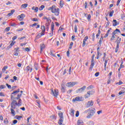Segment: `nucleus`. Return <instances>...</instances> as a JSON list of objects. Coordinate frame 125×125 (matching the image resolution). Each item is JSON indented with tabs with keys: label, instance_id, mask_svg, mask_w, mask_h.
I'll use <instances>...</instances> for the list:
<instances>
[{
	"label": "nucleus",
	"instance_id": "f257e3e1",
	"mask_svg": "<svg viewBox=\"0 0 125 125\" xmlns=\"http://www.w3.org/2000/svg\"><path fill=\"white\" fill-rule=\"evenodd\" d=\"M48 10H51V12L54 13L55 15H56V16L59 15V8H56L55 5H53L52 7H49Z\"/></svg>",
	"mask_w": 125,
	"mask_h": 125
},
{
	"label": "nucleus",
	"instance_id": "f03ea898",
	"mask_svg": "<svg viewBox=\"0 0 125 125\" xmlns=\"http://www.w3.org/2000/svg\"><path fill=\"white\" fill-rule=\"evenodd\" d=\"M89 110L90 113H88L86 116L87 119H90V118H92V116L94 115V114H95V108H92L91 109L89 108Z\"/></svg>",
	"mask_w": 125,
	"mask_h": 125
},
{
	"label": "nucleus",
	"instance_id": "7ed1b4c3",
	"mask_svg": "<svg viewBox=\"0 0 125 125\" xmlns=\"http://www.w3.org/2000/svg\"><path fill=\"white\" fill-rule=\"evenodd\" d=\"M60 119L59 120L58 124L60 125H65L62 124L63 121L64 120V116H63V113L62 112H60L58 114Z\"/></svg>",
	"mask_w": 125,
	"mask_h": 125
},
{
	"label": "nucleus",
	"instance_id": "20e7f679",
	"mask_svg": "<svg viewBox=\"0 0 125 125\" xmlns=\"http://www.w3.org/2000/svg\"><path fill=\"white\" fill-rule=\"evenodd\" d=\"M51 93L55 97L58 96V90L57 89H54L53 90V89H51Z\"/></svg>",
	"mask_w": 125,
	"mask_h": 125
},
{
	"label": "nucleus",
	"instance_id": "39448f33",
	"mask_svg": "<svg viewBox=\"0 0 125 125\" xmlns=\"http://www.w3.org/2000/svg\"><path fill=\"white\" fill-rule=\"evenodd\" d=\"M93 104H94L93 101H89L85 104V106L86 108H90L93 106Z\"/></svg>",
	"mask_w": 125,
	"mask_h": 125
},
{
	"label": "nucleus",
	"instance_id": "423d86ee",
	"mask_svg": "<svg viewBox=\"0 0 125 125\" xmlns=\"http://www.w3.org/2000/svg\"><path fill=\"white\" fill-rule=\"evenodd\" d=\"M78 83V82H68L66 83V86L68 87H73L74 85H76Z\"/></svg>",
	"mask_w": 125,
	"mask_h": 125
},
{
	"label": "nucleus",
	"instance_id": "0eeeda50",
	"mask_svg": "<svg viewBox=\"0 0 125 125\" xmlns=\"http://www.w3.org/2000/svg\"><path fill=\"white\" fill-rule=\"evenodd\" d=\"M86 88V86H83L82 87L77 89L76 90V93H82V92H83L84 91V90Z\"/></svg>",
	"mask_w": 125,
	"mask_h": 125
},
{
	"label": "nucleus",
	"instance_id": "6e6552de",
	"mask_svg": "<svg viewBox=\"0 0 125 125\" xmlns=\"http://www.w3.org/2000/svg\"><path fill=\"white\" fill-rule=\"evenodd\" d=\"M16 106H18L17 102L16 101H13L11 104V108H12V109H15V107H16Z\"/></svg>",
	"mask_w": 125,
	"mask_h": 125
},
{
	"label": "nucleus",
	"instance_id": "1a4fd4ad",
	"mask_svg": "<svg viewBox=\"0 0 125 125\" xmlns=\"http://www.w3.org/2000/svg\"><path fill=\"white\" fill-rule=\"evenodd\" d=\"M74 102L76 101H83V97L78 96L72 100Z\"/></svg>",
	"mask_w": 125,
	"mask_h": 125
},
{
	"label": "nucleus",
	"instance_id": "9d476101",
	"mask_svg": "<svg viewBox=\"0 0 125 125\" xmlns=\"http://www.w3.org/2000/svg\"><path fill=\"white\" fill-rule=\"evenodd\" d=\"M17 18L20 21H22L24 18H25V15L24 14H21L17 17Z\"/></svg>",
	"mask_w": 125,
	"mask_h": 125
},
{
	"label": "nucleus",
	"instance_id": "9b49d317",
	"mask_svg": "<svg viewBox=\"0 0 125 125\" xmlns=\"http://www.w3.org/2000/svg\"><path fill=\"white\" fill-rule=\"evenodd\" d=\"M19 92H20V89H18L16 91H14L13 93H12V95H11V99H12V98H13L14 96H15L16 94H17Z\"/></svg>",
	"mask_w": 125,
	"mask_h": 125
},
{
	"label": "nucleus",
	"instance_id": "f8f14e48",
	"mask_svg": "<svg viewBox=\"0 0 125 125\" xmlns=\"http://www.w3.org/2000/svg\"><path fill=\"white\" fill-rule=\"evenodd\" d=\"M51 30L52 33H50V37H52L53 36V30H54V24L53 22L51 24Z\"/></svg>",
	"mask_w": 125,
	"mask_h": 125
},
{
	"label": "nucleus",
	"instance_id": "ddd939ff",
	"mask_svg": "<svg viewBox=\"0 0 125 125\" xmlns=\"http://www.w3.org/2000/svg\"><path fill=\"white\" fill-rule=\"evenodd\" d=\"M26 71L27 72L30 71V73H32V71H33V68L30 66H27L26 67Z\"/></svg>",
	"mask_w": 125,
	"mask_h": 125
},
{
	"label": "nucleus",
	"instance_id": "4468645a",
	"mask_svg": "<svg viewBox=\"0 0 125 125\" xmlns=\"http://www.w3.org/2000/svg\"><path fill=\"white\" fill-rule=\"evenodd\" d=\"M77 125H83V121L81 120H79L77 121Z\"/></svg>",
	"mask_w": 125,
	"mask_h": 125
},
{
	"label": "nucleus",
	"instance_id": "2eb2a0df",
	"mask_svg": "<svg viewBox=\"0 0 125 125\" xmlns=\"http://www.w3.org/2000/svg\"><path fill=\"white\" fill-rule=\"evenodd\" d=\"M40 47H41V53H42V52L44 48H45V46L43 44H41L40 45Z\"/></svg>",
	"mask_w": 125,
	"mask_h": 125
},
{
	"label": "nucleus",
	"instance_id": "dca6fc26",
	"mask_svg": "<svg viewBox=\"0 0 125 125\" xmlns=\"http://www.w3.org/2000/svg\"><path fill=\"white\" fill-rule=\"evenodd\" d=\"M94 66V60H91L90 69H93Z\"/></svg>",
	"mask_w": 125,
	"mask_h": 125
},
{
	"label": "nucleus",
	"instance_id": "f3484780",
	"mask_svg": "<svg viewBox=\"0 0 125 125\" xmlns=\"http://www.w3.org/2000/svg\"><path fill=\"white\" fill-rule=\"evenodd\" d=\"M14 43H15V42H12L10 45L7 47V48H11L13 45H14Z\"/></svg>",
	"mask_w": 125,
	"mask_h": 125
},
{
	"label": "nucleus",
	"instance_id": "a211bd4d",
	"mask_svg": "<svg viewBox=\"0 0 125 125\" xmlns=\"http://www.w3.org/2000/svg\"><path fill=\"white\" fill-rule=\"evenodd\" d=\"M117 20H113V26L114 27H116V26H117Z\"/></svg>",
	"mask_w": 125,
	"mask_h": 125
},
{
	"label": "nucleus",
	"instance_id": "6ab92c4d",
	"mask_svg": "<svg viewBox=\"0 0 125 125\" xmlns=\"http://www.w3.org/2000/svg\"><path fill=\"white\" fill-rule=\"evenodd\" d=\"M27 7H28V4L27 3L23 4L21 5V8H26Z\"/></svg>",
	"mask_w": 125,
	"mask_h": 125
},
{
	"label": "nucleus",
	"instance_id": "aec40b11",
	"mask_svg": "<svg viewBox=\"0 0 125 125\" xmlns=\"http://www.w3.org/2000/svg\"><path fill=\"white\" fill-rule=\"evenodd\" d=\"M61 90H62V92H63V93L65 92V87H64V84H62Z\"/></svg>",
	"mask_w": 125,
	"mask_h": 125
},
{
	"label": "nucleus",
	"instance_id": "412c9836",
	"mask_svg": "<svg viewBox=\"0 0 125 125\" xmlns=\"http://www.w3.org/2000/svg\"><path fill=\"white\" fill-rule=\"evenodd\" d=\"M50 54L53 57H56V56L55 55V54H54V52H53V51L52 50H50Z\"/></svg>",
	"mask_w": 125,
	"mask_h": 125
},
{
	"label": "nucleus",
	"instance_id": "4be33fe9",
	"mask_svg": "<svg viewBox=\"0 0 125 125\" xmlns=\"http://www.w3.org/2000/svg\"><path fill=\"white\" fill-rule=\"evenodd\" d=\"M11 114H12L13 116H15V110L13 108H11Z\"/></svg>",
	"mask_w": 125,
	"mask_h": 125
},
{
	"label": "nucleus",
	"instance_id": "5701e85b",
	"mask_svg": "<svg viewBox=\"0 0 125 125\" xmlns=\"http://www.w3.org/2000/svg\"><path fill=\"white\" fill-rule=\"evenodd\" d=\"M118 32H120V30H119V29H116L113 33H112V35H116V34L118 33Z\"/></svg>",
	"mask_w": 125,
	"mask_h": 125
},
{
	"label": "nucleus",
	"instance_id": "b1692460",
	"mask_svg": "<svg viewBox=\"0 0 125 125\" xmlns=\"http://www.w3.org/2000/svg\"><path fill=\"white\" fill-rule=\"evenodd\" d=\"M41 29L43 33H45V27H44V25H42L41 26Z\"/></svg>",
	"mask_w": 125,
	"mask_h": 125
},
{
	"label": "nucleus",
	"instance_id": "393cba45",
	"mask_svg": "<svg viewBox=\"0 0 125 125\" xmlns=\"http://www.w3.org/2000/svg\"><path fill=\"white\" fill-rule=\"evenodd\" d=\"M97 57H96V59H98L100 56L102 55V54H100V52L97 53Z\"/></svg>",
	"mask_w": 125,
	"mask_h": 125
},
{
	"label": "nucleus",
	"instance_id": "a878e982",
	"mask_svg": "<svg viewBox=\"0 0 125 125\" xmlns=\"http://www.w3.org/2000/svg\"><path fill=\"white\" fill-rule=\"evenodd\" d=\"M16 118L17 120H19L20 121V120H21V119H22V117L21 116H16Z\"/></svg>",
	"mask_w": 125,
	"mask_h": 125
},
{
	"label": "nucleus",
	"instance_id": "bb28decb",
	"mask_svg": "<svg viewBox=\"0 0 125 125\" xmlns=\"http://www.w3.org/2000/svg\"><path fill=\"white\" fill-rule=\"evenodd\" d=\"M120 45H117L116 48H115V52L117 53L118 52V51H119V47Z\"/></svg>",
	"mask_w": 125,
	"mask_h": 125
},
{
	"label": "nucleus",
	"instance_id": "cd10ccee",
	"mask_svg": "<svg viewBox=\"0 0 125 125\" xmlns=\"http://www.w3.org/2000/svg\"><path fill=\"white\" fill-rule=\"evenodd\" d=\"M74 31L75 33H78V27L77 26V25H75L74 26Z\"/></svg>",
	"mask_w": 125,
	"mask_h": 125
},
{
	"label": "nucleus",
	"instance_id": "c85d7f7f",
	"mask_svg": "<svg viewBox=\"0 0 125 125\" xmlns=\"http://www.w3.org/2000/svg\"><path fill=\"white\" fill-rule=\"evenodd\" d=\"M93 88V86L92 85H91L87 87V89L88 90H89V89H92Z\"/></svg>",
	"mask_w": 125,
	"mask_h": 125
},
{
	"label": "nucleus",
	"instance_id": "c756f323",
	"mask_svg": "<svg viewBox=\"0 0 125 125\" xmlns=\"http://www.w3.org/2000/svg\"><path fill=\"white\" fill-rule=\"evenodd\" d=\"M21 102H22V100H21V99H20L19 101V103L18 104V106H21Z\"/></svg>",
	"mask_w": 125,
	"mask_h": 125
},
{
	"label": "nucleus",
	"instance_id": "7c9ffc66",
	"mask_svg": "<svg viewBox=\"0 0 125 125\" xmlns=\"http://www.w3.org/2000/svg\"><path fill=\"white\" fill-rule=\"evenodd\" d=\"M121 41H122V39L119 38L117 42V45H120V43Z\"/></svg>",
	"mask_w": 125,
	"mask_h": 125
},
{
	"label": "nucleus",
	"instance_id": "2f4dec72",
	"mask_svg": "<svg viewBox=\"0 0 125 125\" xmlns=\"http://www.w3.org/2000/svg\"><path fill=\"white\" fill-rule=\"evenodd\" d=\"M102 41H103V37H101L100 40L99 42V44H101V43L102 42Z\"/></svg>",
	"mask_w": 125,
	"mask_h": 125
},
{
	"label": "nucleus",
	"instance_id": "473e14b6",
	"mask_svg": "<svg viewBox=\"0 0 125 125\" xmlns=\"http://www.w3.org/2000/svg\"><path fill=\"white\" fill-rule=\"evenodd\" d=\"M43 8H44V5H41V7L39 8V10H42V9H43Z\"/></svg>",
	"mask_w": 125,
	"mask_h": 125
},
{
	"label": "nucleus",
	"instance_id": "72a5a7b5",
	"mask_svg": "<svg viewBox=\"0 0 125 125\" xmlns=\"http://www.w3.org/2000/svg\"><path fill=\"white\" fill-rule=\"evenodd\" d=\"M21 96H22V94L17 95L16 99H19V98H20V97H21Z\"/></svg>",
	"mask_w": 125,
	"mask_h": 125
},
{
	"label": "nucleus",
	"instance_id": "f704fd0d",
	"mask_svg": "<svg viewBox=\"0 0 125 125\" xmlns=\"http://www.w3.org/2000/svg\"><path fill=\"white\" fill-rule=\"evenodd\" d=\"M7 66H4L2 69L3 72H5V70H6V69H7Z\"/></svg>",
	"mask_w": 125,
	"mask_h": 125
},
{
	"label": "nucleus",
	"instance_id": "c9c22d12",
	"mask_svg": "<svg viewBox=\"0 0 125 125\" xmlns=\"http://www.w3.org/2000/svg\"><path fill=\"white\" fill-rule=\"evenodd\" d=\"M90 18H91V15H90V14H89L88 15L87 18V19L88 20V21H90Z\"/></svg>",
	"mask_w": 125,
	"mask_h": 125
},
{
	"label": "nucleus",
	"instance_id": "e433bc0d",
	"mask_svg": "<svg viewBox=\"0 0 125 125\" xmlns=\"http://www.w3.org/2000/svg\"><path fill=\"white\" fill-rule=\"evenodd\" d=\"M115 35L112 34L111 38L110 39L111 41H114V40H115Z\"/></svg>",
	"mask_w": 125,
	"mask_h": 125
},
{
	"label": "nucleus",
	"instance_id": "4c0bfd02",
	"mask_svg": "<svg viewBox=\"0 0 125 125\" xmlns=\"http://www.w3.org/2000/svg\"><path fill=\"white\" fill-rule=\"evenodd\" d=\"M86 42V39H84L83 40V46H84L85 45V42Z\"/></svg>",
	"mask_w": 125,
	"mask_h": 125
},
{
	"label": "nucleus",
	"instance_id": "58836bf2",
	"mask_svg": "<svg viewBox=\"0 0 125 125\" xmlns=\"http://www.w3.org/2000/svg\"><path fill=\"white\" fill-rule=\"evenodd\" d=\"M87 93L88 94V95H92V91H87Z\"/></svg>",
	"mask_w": 125,
	"mask_h": 125
},
{
	"label": "nucleus",
	"instance_id": "ea45409f",
	"mask_svg": "<svg viewBox=\"0 0 125 125\" xmlns=\"http://www.w3.org/2000/svg\"><path fill=\"white\" fill-rule=\"evenodd\" d=\"M42 36V34L39 33L38 34L37 38V39H40V38H41Z\"/></svg>",
	"mask_w": 125,
	"mask_h": 125
},
{
	"label": "nucleus",
	"instance_id": "a19ab883",
	"mask_svg": "<svg viewBox=\"0 0 125 125\" xmlns=\"http://www.w3.org/2000/svg\"><path fill=\"white\" fill-rule=\"evenodd\" d=\"M0 88L1 89H3V88H5V85H0Z\"/></svg>",
	"mask_w": 125,
	"mask_h": 125
},
{
	"label": "nucleus",
	"instance_id": "79ce46f5",
	"mask_svg": "<svg viewBox=\"0 0 125 125\" xmlns=\"http://www.w3.org/2000/svg\"><path fill=\"white\" fill-rule=\"evenodd\" d=\"M71 113L72 114V115H74V114H75V110L71 109Z\"/></svg>",
	"mask_w": 125,
	"mask_h": 125
},
{
	"label": "nucleus",
	"instance_id": "37998d69",
	"mask_svg": "<svg viewBox=\"0 0 125 125\" xmlns=\"http://www.w3.org/2000/svg\"><path fill=\"white\" fill-rule=\"evenodd\" d=\"M125 93V91H121L119 92V95H122V94H124Z\"/></svg>",
	"mask_w": 125,
	"mask_h": 125
},
{
	"label": "nucleus",
	"instance_id": "c03bdc74",
	"mask_svg": "<svg viewBox=\"0 0 125 125\" xmlns=\"http://www.w3.org/2000/svg\"><path fill=\"white\" fill-rule=\"evenodd\" d=\"M50 18H48V19L46 20V22H47L48 25L49 24V22H50Z\"/></svg>",
	"mask_w": 125,
	"mask_h": 125
},
{
	"label": "nucleus",
	"instance_id": "a18cd8bd",
	"mask_svg": "<svg viewBox=\"0 0 125 125\" xmlns=\"http://www.w3.org/2000/svg\"><path fill=\"white\" fill-rule=\"evenodd\" d=\"M4 124H8V120H7V118H6L4 120Z\"/></svg>",
	"mask_w": 125,
	"mask_h": 125
},
{
	"label": "nucleus",
	"instance_id": "49530a36",
	"mask_svg": "<svg viewBox=\"0 0 125 125\" xmlns=\"http://www.w3.org/2000/svg\"><path fill=\"white\" fill-rule=\"evenodd\" d=\"M84 7L85 8V9H86V8H87V2L85 1L84 3Z\"/></svg>",
	"mask_w": 125,
	"mask_h": 125
},
{
	"label": "nucleus",
	"instance_id": "de8ad7c7",
	"mask_svg": "<svg viewBox=\"0 0 125 125\" xmlns=\"http://www.w3.org/2000/svg\"><path fill=\"white\" fill-rule=\"evenodd\" d=\"M9 30H10V27H7V28H5L6 32H9Z\"/></svg>",
	"mask_w": 125,
	"mask_h": 125
},
{
	"label": "nucleus",
	"instance_id": "09e8293b",
	"mask_svg": "<svg viewBox=\"0 0 125 125\" xmlns=\"http://www.w3.org/2000/svg\"><path fill=\"white\" fill-rule=\"evenodd\" d=\"M63 2H62V1H60V6H61V7H63Z\"/></svg>",
	"mask_w": 125,
	"mask_h": 125
},
{
	"label": "nucleus",
	"instance_id": "8fccbe9b",
	"mask_svg": "<svg viewBox=\"0 0 125 125\" xmlns=\"http://www.w3.org/2000/svg\"><path fill=\"white\" fill-rule=\"evenodd\" d=\"M109 33L108 31H107L106 34L105 35V36H104V38H107V37H108V36H109Z\"/></svg>",
	"mask_w": 125,
	"mask_h": 125
},
{
	"label": "nucleus",
	"instance_id": "3c124183",
	"mask_svg": "<svg viewBox=\"0 0 125 125\" xmlns=\"http://www.w3.org/2000/svg\"><path fill=\"white\" fill-rule=\"evenodd\" d=\"M67 56L69 57L70 56V51L68 50L66 52Z\"/></svg>",
	"mask_w": 125,
	"mask_h": 125
},
{
	"label": "nucleus",
	"instance_id": "603ef678",
	"mask_svg": "<svg viewBox=\"0 0 125 125\" xmlns=\"http://www.w3.org/2000/svg\"><path fill=\"white\" fill-rule=\"evenodd\" d=\"M79 115H80V112H79V111H77L76 112L75 116L76 117H79Z\"/></svg>",
	"mask_w": 125,
	"mask_h": 125
},
{
	"label": "nucleus",
	"instance_id": "864d4df0",
	"mask_svg": "<svg viewBox=\"0 0 125 125\" xmlns=\"http://www.w3.org/2000/svg\"><path fill=\"white\" fill-rule=\"evenodd\" d=\"M75 35H73L72 36V37H71V39H72V41H75L76 40V39H75Z\"/></svg>",
	"mask_w": 125,
	"mask_h": 125
},
{
	"label": "nucleus",
	"instance_id": "5fc2aeb1",
	"mask_svg": "<svg viewBox=\"0 0 125 125\" xmlns=\"http://www.w3.org/2000/svg\"><path fill=\"white\" fill-rule=\"evenodd\" d=\"M72 71V67H70L69 69V74L71 75V71Z\"/></svg>",
	"mask_w": 125,
	"mask_h": 125
},
{
	"label": "nucleus",
	"instance_id": "6e6d98bb",
	"mask_svg": "<svg viewBox=\"0 0 125 125\" xmlns=\"http://www.w3.org/2000/svg\"><path fill=\"white\" fill-rule=\"evenodd\" d=\"M122 0H118L117 2V4L116 5H117V6L119 5V4H120V2H121V1Z\"/></svg>",
	"mask_w": 125,
	"mask_h": 125
},
{
	"label": "nucleus",
	"instance_id": "4d7b16f0",
	"mask_svg": "<svg viewBox=\"0 0 125 125\" xmlns=\"http://www.w3.org/2000/svg\"><path fill=\"white\" fill-rule=\"evenodd\" d=\"M25 49V51H27V52H29V51H30V48L28 47H26Z\"/></svg>",
	"mask_w": 125,
	"mask_h": 125
},
{
	"label": "nucleus",
	"instance_id": "13d9d810",
	"mask_svg": "<svg viewBox=\"0 0 125 125\" xmlns=\"http://www.w3.org/2000/svg\"><path fill=\"white\" fill-rule=\"evenodd\" d=\"M17 122H18L17 120H15L13 121V125H15V124H17Z\"/></svg>",
	"mask_w": 125,
	"mask_h": 125
},
{
	"label": "nucleus",
	"instance_id": "bf43d9fd",
	"mask_svg": "<svg viewBox=\"0 0 125 125\" xmlns=\"http://www.w3.org/2000/svg\"><path fill=\"white\" fill-rule=\"evenodd\" d=\"M101 113H102V110L97 111L98 115H100V114H101Z\"/></svg>",
	"mask_w": 125,
	"mask_h": 125
},
{
	"label": "nucleus",
	"instance_id": "052dcab7",
	"mask_svg": "<svg viewBox=\"0 0 125 125\" xmlns=\"http://www.w3.org/2000/svg\"><path fill=\"white\" fill-rule=\"evenodd\" d=\"M34 10L35 12H38V10H39V8L38 7H35V8L34 9Z\"/></svg>",
	"mask_w": 125,
	"mask_h": 125
},
{
	"label": "nucleus",
	"instance_id": "680f3d73",
	"mask_svg": "<svg viewBox=\"0 0 125 125\" xmlns=\"http://www.w3.org/2000/svg\"><path fill=\"white\" fill-rule=\"evenodd\" d=\"M10 26H16V23H11Z\"/></svg>",
	"mask_w": 125,
	"mask_h": 125
},
{
	"label": "nucleus",
	"instance_id": "e2e57ef3",
	"mask_svg": "<svg viewBox=\"0 0 125 125\" xmlns=\"http://www.w3.org/2000/svg\"><path fill=\"white\" fill-rule=\"evenodd\" d=\"M0 96H2L3 97H4V94L2 92L0 93Z\"/></svg>",
	"mask_w": 125,
	"mask_h": 125
},
{
	"label": "nucleus",
	"instance_id": "0e129e2a",
	"mask_svg": "<svg viewBox=\"0 0 125 125\" xmlns=\"http://www.w3.org/2000/svg\"><path fill=\"white\" fill-rule=\"evenodd\" d=\"M99 74H100L99 72H97L95 74V77H98L99 76Z\"/></svg>",
	"mask_w": 125,
	"mask_h": 125
},
{
	"label": "nucleus",
	"instance_id": "69168bd1",
	"mask_svg": "<svg viewBox=\"0 0 125 125\" xmlns=\"http://www.w3.org/2000/svg\"><path fill=\"white\" fill-rule=\"evenodd\" d=\"M6 85H7L8 88H11V85H9L8 83H6Z\"/></svg>",
	"mask_w": 125,
	"mask_h": 125
},
{
	"label": "nucleus",
	"instance_id": "338daca9",
	"mask_svg": "<svg viewBox=\"0 0 125 125\" xmlns=\"http://www.w3.org/2000/svg\"><path fill=\"white\" fill-rule=\"evenodd\" d=\"M16 39H17V36H14L13 37L12 40H13V41H15V40H16Z\"/></svg>",
	"mask_w": 125,
	"mask_h": 125
},
{
	"label": "nucleus",
	"instance_id": "774afa93",
	"mask_svg": "<svg viewBox=\"0 0 125 125\" xmlns=\"http://www.w3.org/2000/svg\"><path fill=\"white\" fill-rule=\"evenodd\" d=\"M12 3L10 1H8V2L6 3V5H9V4H11Z\"/></svg>",
	"mask_w": 125,
	"mask_h": 125
}]
</instances>
